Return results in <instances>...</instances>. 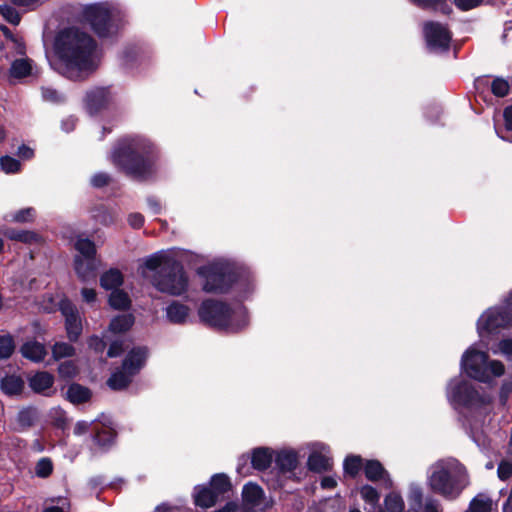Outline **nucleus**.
I'll return each instance as SVG.
<instances>
[{"mask_svg": "<svg viewBox=\"0 0 512 512\" xmlns=\"http://www.w3.org/2000/svg\"><path fill=\"white\" fill-rule=\"evenodd\" d=\"M59 62L55 70L71 80H82L92 73L99 63L95 40L77 28L61 31L55 41Z\"/></svg>", "mask_w": 512, "mask_h": 512, "instance_id": "f257e3e1", "label": "nucleus"}, {"mask_svg": "<svg viewBox=\"0 0 512 512\" xmlns=\"http://www.w3.org/2000/svg\"><path fill=\"white\" fill-rule=\"evenodd\" d=\"M141 274L150 278L157 291L170 296H180L188 289L189 279L183 265L164 253L145 258Z\"/></svg>", "mask_w": 512, "mask_h": 512, "instance_id": "f03ea898", "label": "nucleus"}, {"mask_svg": "<svg viewBox=\"0 0 512 512\" xmlns=\"http://www.w3.org/2000/svg\"><path fill=\"white\" fill-rule=\"evenodd\" d=\"M111 157L113 163L128 175L145 179L152 173L158 153L149 140L135 137L119 141Z\"/></svg>", "mask_w": 512, "mask_h": 512, "instance_id": "7ed1b4c3", "label": "nucleus"}, {"mask_svg": "<svg viewBox=\"0 0 512 512\" xmlns=\"http://www.w3.org/2000/svg\"><path fill=\"white\" fill-rule=\"evenodd\" d=\"M428 486L447 500L457 499L469 485L466 468L455 458L440 459L428 471Z\"/></svg>", "mask_w": 512, "mask_h": 512, "instance_id": "20e7f679", "label": "nucleus"}, {"mask_svg": "<svg viewBox=\"0 0 512 512\" xmlns=\"http://www.w3.org/2000/svg\"><path fill=\"white\" fill-rule=\"evenodd\" d=\"M447 397L456 408H461V414L471 424L477 426L489 412L491 397L480 394L468 382L455 379L447 388Z\"/></svg>", "mask_w": 512, "mask_h": 512, "instance_id": "39448f33", "label": "nucleus"}, {"mask_svg": "<svg viewBox=\"0 0 512 512\" xmlns=\"http://www.w3.org/2000/svg\"><path fill=\"white\" fill-rule=\"evenodd\" d=\"M199 317L208 325L228 332H237L248 325L247 311L241 303L231 307L219 301L206 300L199 308Z\"/></svg>", "mask_w": 512, "mask_h": 512, "instance_id": "423d86ee", "label": "nucleus"}, {"mask_svg": "<svg viewBox=\"0 0 512 512\" xmlns=\"http://www.w3.org/2000/svg\"><path fill=\"white\" fill-rule=\"evenodd\" d=\"M461 368L471 378L480 382H488L492 376L504 374L505 367L501 361L488 360V354L470 347L462 356Z\"/></svg>", "mask_w": 512, "mask_h": 512, "instance_id": "0eeeda50", "label": "nucleus"}, {"mask_svg": "<svg viewBox=\"0 0 512 512\" xmlns=\"http://www.w3.org/2000/svg\"><path fill=\"white\" fill-rule=\"evenodd\" d=\"M197 274L202 279V288L207 293H225L236 281L234 268L227 262L217 261L201 266Z\"/></svg>", "mask_w": 512, "mask_h": 512, "instance_id": "6e6552de", "label": "nucleus"}, {"mask_svg": "<svg viewBox=\"0 0 512 512\" xmlns=\"http://www.w3.org/2000/svg\"><path fill=\"white\" fill-rule=\"evenodd\" d=\"M83 17L100 37L113 32L115 22L120 18L118 8L108 2L94 3L83 8Z\"/></svg>", "mask_w": 512, "mask_h": 512, "instance_id": "1a4fd4ad", "label": "nucleus"}, {"mask_svg": "<svg viewBox=\"0 0 512 512\" xmlns=\"http://www.w3.org/2000/svg\"><path fill=\"white\" fill-rule=\"evenodd\" d=\"M146 358L147 349L145 347L132 349L124 359L122 367L112 373L107 381V385L113 390L125 389L133 376L144 366Z\"/></svg>", "mask_w": 512, "mask_h": 512, "instance_id": "9d476101", "label": "nucleus"}, {"mask_svg": "<svg viewBox=\"0 0 512 512\" xmlns=\"http://www.w3.org/2000/svg\"><path fill=\"white\" fill-rule=\"evenodd\" d=\"M512 323V292L506 300L505 308H490L485 311L477 322V331L482 339L496 333L500 328Z\"/></svg>", "mask_w": 512, "mask_h": 512, "instance_id": "9b49d317", "label": "nucleus"}, {"mask_svg": "<svg viewBox=\"0 0 512 512\" xmlns=\"http://www.w3.org/2000/svg\"><path fill=\"white\" fill-rule=\"evenodd\" d=\"M423 31L430 50L445 51L449 48L451 33L444 25L437 22H427L424 24Z\"/></svg>", "mask_w": 512, "mask_h": 512, "instance_id": "f8f14e48", "label": "nucleus"}, {"mask_svg": "<svg viewBox=\"0 0 512 512\" xmlns=\"http://www.w3.org/2000/svg\"><path fill=\"white\" fill-rule=\"evenodd\" d=\"M60 311L65 317V326L68 338L76 341L82 332V321L75 305L67 299L59 304Z\"/></svg>", "mask_w": 512, "mask_h": 512, "instance_id": "ddd939ff", "label": "nucleus"}, {"mask_svg": "<svg viewBox=\"0 0 512 512\" xmlns=\"http://www.w3.org/2000/svg\"><path fill=\"white\" fill-rule=\"evenodd\" d=\"M307 460L309 470L317 473L326 472L332 467L329 447L323 443H313Z\"/></svg>", "mask_w": 512, "mask_h": 512, "instance_id": "4468645a", "label": "nucleus"}, {"mask_svg": "<svg viewBox=\"0 0 512 512\" xmlns=\"http://www.w3.org/2000/svg\"><path fill=\"white\" fill-rule=\"evenodd\" d=\"M264 491L255 483H247L243 487V506L240 512H256L263 503Z\"/></svg>", "mask_w": 512, "mask_h": 512, "instance_id": "2eb2a0df", "label": "nucleus"}, {"mask_svg": "<svg viewBox=\"0 0 512 512\" xmlns=\"http://www.w3.org/2000/svg\"><path fill=\"white\" fill-rule=\"evenodd\" d=\"M112 95L107 88L91 89L86 96V105L90 113H96L111 101Z\"/></svg>", "mask_w": 512, "mask_h": 512, "instance_id": "dca6fc26", "label": "nucleus"}, {"mask_svg": "<svg viewBox=\"0 0 512 512\" xmlns=\"http://www.w3.org/2000/svg\"><path fill=\"white\" fill-rule=\"evenodd\" d=\"M54 383V377L46 372H37L29 378V386L35 392L43 395H50V390Z\"/></svg>", "mask_w": 512, "mask_h": 512, "instance_id": "f3484780", "label": "nucleus"}, {"mask_svg": "<svg viewBox=\"0 0 512 512\" xmlns=\"http://www.w3.org/2000/svg\"><path fill=\"white\" fill-rule=\"evenodd\" d=\"M21 353L24 358L33 362H41L47 355L46 348L37 341H28L21 347Z\"/></svg>", "mask_w": 512, "mask_h": 512, "instance_id": "a211bd4d", "label": "nucleus"}, {"mask_svg": "<svg viewBox=\"0 0 512 512\" xmlns=\"http://www.w3.org/2000/svg\"><path fill=\"white\" fill-rule=\"evenodd\" d=\"M273 458L274 454L270 448L260 447L253 450L251 463L254 469L265 470L270 467Z\"/></svg>", "mask_w": 512, "mask_h": 512, "instance_id": "6ab92c4d", "label": "nucleus"}, {"mask_svg": "<svg viewBox=\"0 0 512 512\" xmlns=\"http://www.w3.org/2000/svg\"><path fill=\"white\" fill-rule=\"evenodd\" d=\"M74 264L75 271L83 282H88L91 279H95V259L86 260L80 256H76Z\"/></svg>", "mask_w": 512, "mask_h": 512, "instance_id": "aec40b11", "label": "nucleus"}, {"mask_svg": "<svg viewBox=\"0 0 512 512\" xmlns=\"http://www.w3.org/2000/svg\"><path fill=\"white\" fill-rule=\"evenodd\" d=\"M468 512H497V504L488 495L480 493L471 500Z\"/></svg>", "mask_w": 512, "mask_h": 512, "instance_id": "412c9836", "label": "nucleus"}, {"mask_svg": "<svg viewBox=\"0 0 512 512\" xmlns=\"http://www.w3.org/2000/svg\"><path fill=\"white\" fill-rule=\"evenodd\" d=\"M275 462L281 472H290L297 466V454L292 450L280 451L275 458Z\"/></svg>", "mask_w": 512, "mask_h": 512, "instance_id": "4be33fe9", "label": "nucleus"}, {"mask_svg": "<svg viewBox=\"0 0 512 512\" xmlns=\"http://www.w3.org/2000/svg\"><path fill=\"white\" fill-rule=\"evenodd\" d=\"M166 315L170 322L182 324L188 318L189 308L184 304L174 301L167 306Z\"/></svg>", "mask_w": 512, "mask_h": 512, "instance_id": "5701e85b", "label": "nucleus"}, {"mask_svg": "<svg viewBox=\"0 0 512 512\" xmlns=\"http://www.w3.org/2000/svg\"><path fill=\"white\" fill-rule=\"evenodd\" d=\"M364 472H365V476L367 477V479H369L371 481H377V480L384 479L386 481L388 487H390L392 484L390 479H388V478L386 479L387 473L384 470L381 463L378 461H375V460L368 461L365 465Z\"/></svg>", "mask_w": 512, "mask_h": 512, "instance_id": "b1692460", "label": "nucleus"}, {"mask_svg": "<svg viewBox=\"0 0 512 512\" xmlns=\"http://www.w3.org/2000/svg\"><path fill=\"white\" fill-rule=\"evenodd\" d=\"M0 387L9 396L18 395L23 390L24 382L19 376L8 375L1 380Z\"/></svg>", "mask_w": 512, "mask_h": 512, "instance_id": "393cba45", "label": "nucleus"}, {"mask_svg": "<svg viewBox=\"0 0 512 512\" xmlns=\"http://www.w3.org/2000/svg\"><path fill=\"white\" fill-rule=\"evenodd\" d=\"M123 283V275L118 269H110L102 274L100 278L101 286L106 290H115Z\"/></svg>", "mask_w": 512, "mask_h": 512, "instance_id": "a878e982", "label": "nucleus"}, {"mask_svg": "<svg viewBox=\"0 0 512 512\" xmlns=\"http://www.w3.org/2000/svg\"><path fill=\"white\" fill-rule=\"evenodd\" d=\"M220 499L210 487H199L195 494V503L198 506L208 508L213 506Z\"/></svg>", "mask_w": 512, "mask_h": 512, "instance_id": "bb28decb", "label": "nucleus"}, {"mask_svg": "<svg viewBox=\"0 0 512 512\" xmlns=\"http://www.w3.org/2000/svg\"><path fill=\"white\" fill-rule=\"evenodd\" d=\"M210 488L222 500L225 498V494L231 490V483L225 474H216L211 479Z\"/></svg>", "mask_w": 512, "mask_h": 512, "instance_id": "cd10ccee", "label": "nucleus"}, {"mask_svg": "<svg viewBox=\"0 0 512 512\" xmlns=\"http://www.w3.org/2000/svg\"><path fill=\"white\" fill-rule=\"evenodd\" d=\"M32 61L27 58L17 59L12 62L10 67V76L16 79H21L31 75Z\"/></svg>", "mask_w": 512, "mask_h": 512, "instance_id": "c85d7f7f", "label": "nucleus"}, {"mask_svg": "<svg viewBox=\"0 0 512 512\" xmlns=\"http://www.w3.org/2000/svg\"><path fill=\"white\" fill-rule=\"evenodd\" d=\"M67 398L74 404H80L90 399L91 393L88 388L79 384H72L67 390Z\"/></svg>", "mask_w": 512, "mask_h": 512, "instance_id": "c756f323", "label": "nucleus"}, {"mask_svg": "<svg viewBox=\"0 0 512 512\" xmlns=\"http://www.w3.org/2000/svg\"><path fill=\"white\" fill-rule=\"evenodd\" d=\"M134 323V317L131 314H123L113 318L109 325V330L113 333H123L128 331Z\"/></svg>", "mask_w": 512, "mask_h": 512, "instance_id": "7c9ffc66", "label": "nucleus"}, {"mask_svg": "<svg viewBox=\"0 0 512 512\" xmlns=\"http://www.w3.org/2000/svg\"><path fill=\"white\" fill-rule=\"evenodd\" d=\"M109 304L116 310H126L131 305V300L126 292L121 289H115L109 296Z\"/></svg>", "mask_w": 512, "mask_h": 512, "instance_id": "2f4dec72", "label": "nucleus"}, {"mask_svg": "<svg viewBox=\"0 0 512 512\" xmlns=\"http://www.w3.org/2000/svg\"><path fill=\"white\" fill-rule=\"evenodd\" d=\"M75 249L81 258L86 260L95 259L96 248L94 242L87 238H78L75 242Z\"/></svg>", "mask_w": 512, "mask_h": 512, "instance_id": "473e14b6", "label": "nucleus"}, {"mask_svg": "<svg viewBox=\"0 0 512 512\" xmlns=\"http://www.w3.org/2000/svg\"><path fill=\"white\" fill-rule=\"evenodd\" d=\"M387 512H403L405 503L402 496L397 492H390L384 499Z\"/></svg>", "mask_w": 512, "mask_h": 512, "instance_id": "72a5a7b5", "label": "nucleus"}, {"mask_svg": "<svg viewBox=\"0 0 512 512\" xmlns=\"http://www.w3.org/2000/svg\"><path fill=\"white\" fill-rule=\"evenodd\" d=\"M37 417V412L31 407L24 408L17 415V424L20 429L31 427Z\"/></svg>", "mask_w": 512, "mask_h": 512, "instance_id": "f704fd0d", "label": "nucleus"}, {"mask_svg": "<svg viewBox=\"0 0 512 512\" xmlns=\"http://www.w3.org/2000/svg\"><path fill=\"white\" fill-rule=\"evenodd\" d=\"M93 441L100 448H106L113 443L114 433L110 428H103L96 432Z\"/></svg>", "mask_w": 512, "mask_h": 512, "instance_id": "c9c22d12", "label": "nucleus"}, {"mask_svg": "<svg viewBox=\"0 0 512 512\" xmlns=\"http://www.w3.org/2000/svg\"><path fill=\"white\" fill-rule=\"evenodd\" d=\"M15 350L14 339L10 334L0 335V359H8Z\"/></svg>", "mask_w": 512, "mask_h": 512, "instance_id": "e433bc0d", "label": "nucleus"}, {"mask_svg": "<svg viewBox=\"0 0 512 512\" xmlns=\"http://www.w3.org/2000/svg\"><path fill=\"white\" fill-rule=\"evenodd\" d=\"M75 353V349L72 345L65 342H57L52 347V354L56 360L65 357H71Z\"/></svg>", "mask_w": 512, "mask_h": 512, "instance_id": "4c0bfd02", "label": "nucleus"}, {"mask_svg": "<svg viewBox=\"0 0 512 512\" xmlns=\"http://www.w3.org/2000/svg\"><path fill=\"white\" fill-rule=\"evenodd\" d=\"M53 472V463L50 458L43 457L35 465V475L39 478H47Z\"/></svg>", "mask_w": 512, "mask_h": 512, "instance_id": "58836bf2", "label": "nucleus"}, {"mask_svg": "<svg viewBox=\"0 0 512 512\" xmlns=\"http://www.w3.org/2000/svg\"><path fill=\"white\" fill-rule=\"evenodd\" d=\"M35 217V210L31 207L24 208L19 210L18 212H15L11 214L10 216H6V219L12 221V222H28L33 220Z\"/></svg>", "mask_w": 512, "mask_h": 512, "instance_id": "ea45409f", "label": "nucleus"}, {"mask_svg": "<svg viewBox=\"0 0 512 512\" xmlns=\"http://www.w3.org/2000/svg\"><path fill=\"white\" fill-rule=\"evenodd\" d=\"M494 354L503 355L508 361L512 362V338H504L498 342L496 348L492 349Z\"/></svg>", "mask_w": 512, "mask_h": 512, "instance_id": "a19ab883", "label": "nucleus"}, {"mask_svg": "<svg viewBox=\"0 0 512 512\" xmlns=\"http://www.w3.org/2000/svg\"><path fill=\"white\" fill-rule=\"evenodd\" d=\"M362 466V459L360 456L351 455L346 457L344 461V471L351 475L355 476Z\"/></svg>", "mask_w": 512, "mask_h": 512, "instance_id": "79ce46f5", "label": "nucleus"}, {"mask_svg": "<svg viewBox=\"0 0 512 512\" xmlns=\"http://www.w3.org/2000/svg\"><path fill=\"white\" fill-rule=\"evenodd\" d=\"M360 495L365 502L372 506H376L380 499L377 490L370 485L363 486L360 490Z\"/></svg>", "mask_w": 512, "mask_h": 512, "instance_id": "37998d69", "label": "nucleus"}, {"mask_svg": "<svg viewBox=\"0 0 512 512\" xmlns=\"http://www.w3.org/2000/svg\"><path fill=\"white\" fill-rule=\"evenodd\" d=\"M0 166H1V169L7 174L16 173L21 168L20 162L11 156L1 157L0 158Z\"/></svg>", "mask_w": 512, "mask_h": 512, "instance_id": "c03bdc74", "label": "nucleus"}, {"mask_svg": "<svg viewBox=\"0 0 512 512\" xmlns=\"http://www.w3.org/2000/svg\"><path fill=\"white\" fill-rule=\"evenodd\" d=\"M0 14L6 21L13 25H18L21 19L17 10L7 4L0 5Z\"/></svg>", "mask_w": 512, "mask_h": 512, "instance_id": "a18cd8bd", "label": "nucleus"}, {"mask_svg": "<svg viewBox=\"0 0 512 512\" xmlns=\"http://www.w3.org/2000/svg\"><path fill=\"white\" fill-rule=\"evenodd\" d=\"M491 90L495 96L504 97L509 92V84L502 78H496L492 82Z\"/></svg>", "mask_w": 512, "mask_h": 512, "instance_id": "49530a36", "label": "nucleus"}, {"mask_svg": "<svg viewBox=\"0 0 512 512\" xmlns=\"http://www.w3.org/2000/svg\"><path fill=\"white\" fill-rule=\"evenodd\" d=\"M7 236L12 240H18L24 243H30L36 239V235L34 233L25 230H11L7 232Z\"/></svg>", "mask_w": 512, "mask_h": 512, "instance_id": "de8ad7c7", "label": "nucleus"}, {"mask_svg": "<svg viewBox=\"0 0 512 512\" xmlns=\"http://www.w3.org/2000/svg\"><path fill=\"white\" fill-rule=\"evenodd\" d=\"M58 372L61 377L72 378L77 374V367L72 361H65L59 365Z\"/></svg>", "mask_w": 512, "mask_h": 512, "instance_id": "09e8293b", "label": "nucleus"}, {"mask_svg": "<svg viewBox=\"0 0 512 512\" xmlns=\"http://www.w3.org/2000/svg\"><path fill=\"white\" fill-rule=\"evenodd\" d=\"M42 97L45 101L57 103L63 100L62 94L51 87H42Z\"/></svg>", "mask_w": 512, "mask_h": 512, "instance_id": "8fccbe9b", "label": "nucleus"}, {"mask_svg": "<svg viewBox=\"0 0 512 512\" xmlns=\"http://www.w3.org/2000/svg\"><path fill=\"white\" fill-rule=\"evenodd\" d=\"M498 476L501 480H506L512 476V462L502 461L497 469Z\"/></svg>", "mask_w": 512, "mask_h": 512, "instance_id": "3c124183", "label": "nucleus"}, {"mask_svg": "<svg viewBox=\"0 0 512 512\" xmlns=\"http://www.w3.org/2000/svg\"><path fill=\"white\" fill-rule=\"evenodd\" d=\"M110 181V177L106 173H97L91 178V184L93 187L100 188L107 185Z\"/></svg>", "mask_w": 512, "mask_h": 512, "instance_id": "603ef678", "label": "nucleus"}, {"mask_svg": "<svg viewBox=\"0 0 512 512\" xmlns=\"http://www.w3.org/2000/svg\"><path fill=\"white\" fill-rule=\"evenodd\" d=\"M423 512H442L440 502L433 498L426 499Z\"/></svg>", "mask_w": 512, "mask_h": 512, "instance_id": "864d4df0", "label": "nucleus"}, {"mask_svg": "<svg viewBox=\"0 0 512 512\" xmlns=\"http://www.w3.org/2000/svg\"><path fill=\"white\" fill-rule=\"evenodd\" d=\"M422 498H423V494H422L421 488L418 486H411L410 491H409L410 501H412L416 505L420 506L422 503Z\"/></svg>", "mask_w": 512, "mask_h": 512, "instance_id": "5fc2aeb1", "label": "nucleus"}, {"mask_svg": "<svg viewBox=\"0 0 512 512\" xmlns=\"http://www.w3.org/2000/svg\"><path fill=\"white\" fill-rule=\"evenodd\" d=\"M1 30L3 31V33H4V35H5V37L7 39H9L11 42H17L18 43L19 54H21V55L24 54L25 53V45H24V43L20 39L16 38L7 27H1Z\"/></svg>", "mask_w": 512, "mask_h": 512, "instance_id": "6e6d98bb", "label": "nucleus"}, {"mask_svg": "<svg viewBox=\"0 0 512 512\" xmlns=\"http://www.w3.org/2000/svg\"><path fill=\"white\" fill-rule=\"evenodd\" d=\"M483 0H455V4L461 10H470L478 6Z\"/></svg>", "mask_w": 512, "mask_h": 512, "instance_id": "4d7b16f0", "label": "nucleus"}, {"mask_svg": "<svg viewBox=\"0 0 512 512\" xmlns=\"http://www.w3.org/2000/svg\"><path fill=\"white\" fill-rule=\"evenodd\" d=\"M88 345L95 351H103L105 348V342L97 336H93L89 339Z\"/></svg>", "mask_w": 512, "mask_h": 512, "instance_id": "13d9d810", "label": "nucleus"}, {"mask_svg": "<svg viewBox=\"0 0 512 512\" xmlns=\"http://www.w3.org/2000/svg\"><path fill=\"white\" fill-rule=\"evenodd\" d=\"M128 222L133 228H140L144 223V217L140 213H133L129 215Z\"/></svg>", "mask_w": 512, "mask_h": 512, "instance_id": "bf43d9fd", "label": "nucleus"}, {"mask_svg": "<svg viewBox=\"0 0 512 512\" xmlns=\"http://www.w3.org/2000/svg\"><path fill=\"white\" fill-rule=\"evenodd\" d=\"M123 351V346L121 342L115 341L113 342L108 349V357L113 358L119 356Z\"/></svg>", "mask_w": 512, "mask_h": 512, "instance_id": "052dcab7", "label": "nucleus"}, {"mask_svg": "<svg viewBox=\"0 0 512 512\" xmlns=\"http://www.w3.org/2000/svg\"><path fill=\"white\" fill-rule=\"evenodd\" d=\"M503 116L506 132L512 131V105L505 108Z\"/></svg>", "mask_w": 512, "mask_h": 512, "instance_id": "680f3d73", "label": "nucleus"}, {"mask_svg": "<svg viewBox=\"0 0 512 512\" xmlns=\"http://www.w3.org/2000/svg\"><path fill=\"white\" fill-rule=\"evenodd\" d=\"M18 156L24 160H29L34 156V151L30 147L22 145L18 148Z\"/></svg>", "mask_w": 512, "mask_h": 512, "instance_id": "e2e57ef3", "label": "nucleus"}, {"mask_svg": "<svg viewBox=\"0 0 512 512\" xmlns=\"http://www.w3.org/2000/svg\"><path fill=\"white\" fill-rule=\"evenodd\" d=\"M81 294L84 301L87 303H93L96 300V292L94 289L83 288Z\"/></svg>", "mask_w": 512, "mask_h": 512, "instance_id": "0e129e2a", "label": "nucleus"}, {"mask_svg": "<svg viewBox=\"0 0 512 512\" xmlns=\"http://www.w3.org/2000/svg\"><path fill=\"white\" fill-rule=\"evenodd\" d=\"M90 423L87 421H78L74 427L75 435H82L89 430Z\"/></svg>", "mask_w": 512, "mask_h": 512, "instance_id": "69168bd1", "label": "nucleus"}, {"mask_svg": "<svg viewBox=\"0 0 512 512\" xmlns=\"http://www.w3.org/2000/svg\"><path fill=\"white\" fill-rule=\"evenodd\" d=\"M337 485V481L333 476H326L321 480V487L323 489H333Z\"/></svg>", "mask_w": 512, "mask_h": 512, "instance_id": "338daca9", "label": "nucleus"}, {"mask_svg": "<svg viewBox=\"0 0 512 512\" xmlns=\"http://www.w3.org/2000/svg\"><path fill=\"white\" fill-rule=\"evenodd\" d=\"M76 125V119L72 116L64 119L62 121V129L66 132H70L75 128Z\"/></svg>", "mask_w": 512, "mask_h": 512, "instance_id": "774afa93", "label": "nucleus"}]
</instances>
